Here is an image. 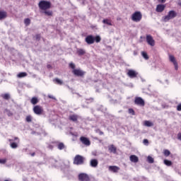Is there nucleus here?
Returning <instances> with one entry per match:
<instances>
[{"mask_svg":"<svg viewBox=\"0 0 181 181\" xmlns=\"http://www.w3.org/2000/svg\"><path fill=\"white\" fill-rule=\"evenodd\" d=\"M38 6L42 11H46L50 9L51 4L50 1L42 0L39 2Z\"/></svg>","mask_w":181,"mask_h":181,"instance_id":"nucleus-1","label":"nucleus"},{"mask_svg":"<svg viewBox=\"0 0 181 181\" xmlns=\"http://www.w3.org/2000/svg\"><path fill=\"white\" fill-rule=\"evenodd\" d=\"M33 111L36 115H46L45 110H43V107L40 105L34 106Z\"/></svg>","mask_w":181,"mask_h":181,"instance_id":"nucleus-2","label":"nucleus"},{"mask_svg":"<svg viewBox=\"0 0 181 181\" xmlns=\"http://www.w3.org/2000/svg\"><path fill=\"white\" fill-rule=\"evenodd\" d=\"M177 16V13L175 11H170L167 16L163 17L164 22H168V21H170V19H174V18H176Z\"/></svg>","mask_w":181,"mask_h":181,"instance_id":"nucleus-3","label":"nucleus"},{"mask_svg":"<svg viewBox=\"0 0 181 181\" xmlns=\"http://www.w3.org/2000/svg\"><path fill=\"white\" fill-rule=\"evenodd\" d=\"M142 19V13L140 11H136L132 15V21L133 22H141Z\"/></svg>","mask_w":181,"mask_h":181,"instance_id":"nucleus-4","label":"nucleus"},{"mask_svg":"<svg viewBox=\"0 0 181 181\" xmlns=\"http://www.w3.org/2000/svg\"><path fill=\"white\" fill-rule=\"evenodd\" d=\"M10 146L12 149H16L18 146L19 139L18 137H14L13 139H9Z\"/></svg>","mask_w":181,"mask_h":181,"instance_id":"nucleus-5","label":"nucleus"},{"mask_svg":"<svg viewBox=\"0 0 181 181\" xmlns=\"http://www.w3.org/2000/svg\"><path fill=\"white\" fill-rule=\"evenodd\" d=\"M74 163V165H83V163H84V158L80 155L76 156Z\"/></svg>","mask_w":181,"mask_h":181,"instance_id":"nucleus-6","label":"nucleus"},{"mask_svg":"<svg viewBox=\"0 0 181 181\" xmlns=\"http://www.w3.org/2000/svg\"><path fill=\"white\" fill-rule=\"evenodd\" d=\"M146 40L148 45H149V46H151L152 47L155 46V40H153V37H152V35H146Z\"/></svg>","mask_w":181,"mask_h":181,"instance_id":"nucleus-7","label":"nucleus"},{"mask_svg":"<svg viewBox=\"0 0 181 181\" xmlns=\"http://www.w3.org/2000/svg\"><path fill=\"white\" fill-rule=\"evenodd\" d=\"M134 103L136 105H140V107H144L145 105V101L141 97L136 98Z\"/></svg>","mask_w":181,"mask_h":181,"instance_id":"nucleus-8","label":"nucleus"},{"mask_svg":"<svg viewBox=\"0 0 181 181\" xmlns=\"http://www.w3.org/2000/svg\"><path fill=\"white\" fill-rule=\"evenodd\" d=\"M85 42H86L88 45H93L94 42H95V39H94V36L93 35H88L85 39Z\"/></svg>","mask_w":181,"mask_h":181,"instance_id":"nucleus-9","label":"nucleus"},{"mask_svg":"<svg viewBox=\"0 0 181 181\" xmlns=\"http://www.w3.org/2000/svg\"><path fill=\"white\" fill-rule=\"evenodd\" d=\"M80 141L83 145H86V146H90V145H91V142H90V140L87 137L81 136Z\"/></svg>","mask_w":181,"mask_h":181,"instance_id":"nucleus-10","label":"nucleus"},{"mask_svg":"<svg viewBox=\"0 0 181 181\" xmlns=\"http://www.w3.org/2000/svg\"><path fill=\"white\" fill-rule=\"evenodd\" d=\"M119 167L117 165H110L108 167L109 172H112V173H118V171L119 170Z\"/></svg>","mask_w":181,"mask_h":181,"instance_id":"nucleus-11","label":"nucleus"},{"mask_svg":"<svg viewBox=\"0 0 181 181\" xmlns=\"http://www.w3.org/2000/svg\"><path fill=\"white\" fill-rule=\"evenodd\" d=\"M78 179L81 181H90V177L86 173L79 174Z\"/></svg>","mask_w":181,"mask_h":181,"instance_id":"nucleus-12","label":"nucleus"},{"mask_svg":"<svg viewBox=\"0 0 181 181\" xmlns=\"http://www.w3.org/2000/svg\"><path fill=\"white\" fill-rule=\"evenodd\" d=\"M169 59H170V62H171V63L174 64L175 69L178 70L179 66L177 65V62H176V59H175V57H173V55H170Z\"/></svg>","mask_w":181,"mask_h":181,"instance_id":"nucleus-13","label":"nucleus"},{"mask_svg":"<svg viewBox=\"0 0 181 181\" xmlns=\"http://www.w3.org/2000/svg\"><path fill=\"white\" fill-rule=\"evenodd\" d=\"M127 75L130 78H135L136 76H138V72L135 71L134 70L130 69L127 72Z\"/></svg>","mask_w":181,"mask_h":181,"instance_id":"nucleus-14","label":"nucleus"},{"mask_svg":"<svg viewBox=\"0 0 181 181\" xmlns=\"http://www.w3.org/2000/svg\"><path fill=\"white\" fill-rule=\"evenodd\" d=\"M90 166H91V168H97V166H98V160L95 158L91 159L90 161Z\"/></svg>","mask_w":181,"mask_h":181,"instance_id":"nucleus-15","label":"nucleus"},{"mask_svg":"<svg viewBox=\"0 0 181 181\" xmlns=\"http://www.w3.org/2000/svg\"><path fill=\"white\" fill-rule=\"evenodd\" d=\"M73 73L74 74H75V76H78L80 77H81V76H84V71L80 69H74Z\"/></svg>","mask_w":181,"mask_h":181,"instance_id":"nucleus-16","label":"nucleus"},{"mask_svg":"<svg viewBox=\"0 0 181 181\" xmlns=\"http://www.w3.org/2000/svg\"><path fill=\"white\" fill-rule=\"evenodd\" d=\"M165 6L163 4H158L156 6V12H163L165 11Z\"/></svg>","mask_w":181,"mask_h":181,"instance_id":"nucleus-17","label":"nucleus"},{"mask_svg":"<svg viewBox=\"0 0 181 181\" xmlns=\"http://www.w3.org/2000/svg\"><path fill=\"white\" fill-rule=\"evenodd\" d=\"M80 117L77 115H69L70 121H73V122H77V119H78Z\"/></svg>","mask_w":181,"mask_h":181,"instance_id":"nucleus-18","label":"nucleus"},{"mask_svg":"<svg viewBox=\"0 0 181 181\" xmlns=\"http://www.w3.org/2000/svg\"><path fill=\"white\" fill-rule=\"evenodd\" d=\"M8 13L5 11H0V21H2L3 19H6L7 18Z\"/></svg>","mask_w":181,"mask_h":181,"instance_id":"nucleus-19","label":"nucleus"},{"mask_svg":"<svg viewBox=\"0 0 181 181\" xmlns=\"http://www.w3.org/2000/svg\"><path fill=\"white\" fill-rule=\"evenodd\" d=\"M108 149L111 153H117V148L113 144L109 146Z\"/></svg>","mask_w":181,"mask_h":181,"instance_id":"nucleus-20","label":"nucleus"},{"mask_svg":"<svg viewBox=\"0 0 181 181\" xmlns=\"http://www.w3.org/2000/svg\"><path fill=\"white\" fill-rule=\"evenodd\" d=\"M130 160L131 162H133V163H138V160H139V158L135 155H132L130 156Z\"/></svg>","mask_w":181,"mask_h":181,"instance_id":"nucleus-21","label":"nucleus"},{"mask_svg":"<svg viewBox=\"0 0 181 181\" xmlns=\"http://www.w3.org/2000/svg\"><path fill=\"white\" fill-rule=\"evenodd\" d=\"M30 103L33 104V105H36V104L39 103V99L37 97H33L31 98Z\"/></svg>","mask_w":181,"mask_h":181,"instance_id":"nucleus-22","label":"nucleus"},{"mask_svg":"<svg viewBox=\"0 0 181 181\" xmlns=\"http://www.w3.org/2000/svg\"><path fill=\"white\" fill-rule=\"evenodd\" d=\"M103 23H105V25H108L109 26H112V22L109 19H104L103 21Z\"/></svg>","mask_w":181,"mask_h":181,"instance_id":"nucleus-23","label":"nucleus"},{"mask_svg":"<svg viewBox=\"0 0 181 181\" xmlns=\"http://www.w3.org/2000/svg\"><path fill=\"white\" fill-rule=\"evenodd\" d=\"M77 54H78V56H83V54H86V50H84L83 49H78Z\"/></svg>","mask_w":181,"mask_h":181,"instance_id":"nucleus-24","label":"nucleus"},{"mask_svg":"<svg viewBox=\"0 0 181 181\" xmlns=\"http://www.w3.org/2000/svg\"><path fill=\"white\" fill-rule=\"evenodd\" d=\"M26 76H28L26 72H21L17 75V77H18V78H22L23 77H26Z\"/></svg>","mask_w":181,"mask_h":181,"instance_id":"nucleus-25","label":"nucleus"},{"mask_svg":"<svg viewBox=\"0 0 181 181\" xmlns=\"http://www.w3.org/2000/svg\"><path fill=\"white\" fill-rule=\"evenodd\" d=\"M141 56L145 59V60H148L149 59V56H148V53L146 52H141Z\"/></svg>","mask_w":181,"mask_h":181,"instance_id":"nucleus-26","label":"nucleus"},{"mask_svg":"<svg viewBox=\"0 0 181 181\" xmlns=\"http://www.w3.org/2000/svg\"><path fill=\"white\" fill-rule=\"evenodd\" d=\"M2 98H4V100H9V98H11V95L8 93H5L1 95Z\"/></svg>","mask_w":181,"mask_h":181,"instance_id":"nucleus-27","label":"nucleus"},{"mask_svg":"<svg viewBox=\"0 0 181 181\" xmlns=\"http://www.w3.org/2000/svg\"><path fill=\"white\" fill-rule=\"evenodd\" d=\"M57 148H58V149H59V151H62V149H64V144L59 143L58 145H57Z\"/></svg>","mask_w":181,"mask_h":181,"instance_id":"nucleus-28","label":"nucleus"},{"mask_svg":"<svg viewBox=\"0 0 181 181\" xmlns=\"http://www.w3.org/2000/svg\"><path fill=\"white\" fill-rule=\"evenodd\" d=\"M44 13L47 16H52V15H53V12H52V11H45Z\"/></svg>","mask_w":181,"mask_h":181,"instance_id":"nucleus-29","label":"nucleus"},{"mask_svg":"<svg viewBox=\"0 0 181 181\" xmlns=\"http://www.w3.org/2000/svg\"><path fill=\"white\" fill-rule=\"evenodd\" d=\"M144 125L146 127H152L153 125V123H152L151 122H149V121H145Z\"/></svg>","mask_w":181,"mask_h":181,"instance_id":"nucleus-30","label":"nucleus"},{"mask_svg":"<svg viewBox=\"0 0 181 181\" xmlns=\"http://www.w3.org/2000/svg\"><path fill=\"white\" fill-rule=\"evenodd\" d=\"M164 165H166V166H172V161L164 160Z\"/></svg>","mask_w":181,"mask_h":181,"instance_id":"nucleus-31","label":"nucleus"},{"mask_svg":"<svg viewBox=\"0 0 181 181\" xmlns=\"http://www.w3.org/2000/svg\"><path fill=\"white\" fill-rule=\"evenodd\" d=\"M54 81H55L57 83V84H59V86H62V84H63V81L59 79V78H55L54 80Z\"/></svg>","mask_w":181,"mask_h":181,"instance_id":"nucleus-32","label":"nucleus"},{"mask_svg":"<svg viewBox=\"0 0 181 181\" xmlns=\"http://www.w3.org/2000/svg\"><path fill=\"white\" fill-rule=\"evenodd\" d=\"M94 39L96 43H100V42H101V37H100L99 35L94 37Z\"/></svg>","mask_w":181,"mask_h":181,"instance_id":"nucleus-33","label":"nucleus"},{"mask_svg":"<svg viewBox=\"0 0 181 181\" xmlns=\"http://www.w3.org/2000/svg\"><path fill=\"white\" fill-rule=\"evenodd\" d=\"M147 161L148 162V163H153V162H154L153 158L148 156L147 157Z\"/></svg>","mask_w":181,"mask_h":181,"instance_id":"nucleus-34","label":"nucleus"},{"mask_svg":"<svg viewBox=\"0 0 181 181\" xmlns=\"http://www.w3.org/2000/svg\"><path fill=\"white\" fill-rule=\"evenodd\" d=\"M24 23H25V25H26V26L30 25V19L25 18L24 21Z\"/></svg>","mask_w":181,"mask_h":181,"instance_id":"nucleus-35","label":"nucleus"},{"mask_svg":"<svg viewBox=\"0 0 181 181\" xmlns=\"http://www.w3.org/2000/svg\"><path fill=\"white\" fill-rule=\"evenodd\" d=\"M25 121L27 122H32V116L28 115L25 118Z\"/></svg>","mask_w":181,"mask_h":181,"instance_id":"nucleus-36","label":"nucleus"},{"mask_svg":"<svg viewBox=\"0 0 181 181\" xmlns=\"http://www.w3.org/2000/svg\"><path fill=\"white\" fill-rule=\"evenodd\" d=\"M163 153L165 156H169V155H170V151L169 150H164Z\"/></svg>","mask_w":181,"mask_h":181,"instance_id":"nucleus-37","label":"nucleus"},{"mask_svg":"<svg viewBox=\"0 0 181 181\" xmlns=\"http://www.w3.org/2000/svg\"><path fill=\"white\" fill-rule=\"evenodd\" d=\"M6 158H1L0 163H1V165H5V163H6Z\"/></svg>","mask_w":181,"mask_h":181,"instance_id":"nucleus-38","label":"nucleus"},{"mask_svg":"<svg viewBox=\"0 0 181 181\" xmlns=\"http://www.w3.org/2000/svg\"><path fill=\"white\" fill-rule=\"evenodd\" d=\"M6 114H7V115H8V117H12L13 114L11 113V111H9V110H6Z\"/></svg>","mask_w":181,"mask_h":181,"instance_id":"nucleus-39","label":"nucleus"},{"mask_svg":"<svg viewBox=\"0 0 181 181\" xmlns=\"http://www.w3.org/2000/svg\"><path fill=\"white\" fill-rule=\"evenodd\" d=\"M143 143H144L146 146H148V144H149V141H148V139H144Z\"/></svg>","mask_w":181,"mask_h":181,"instance_id":"nucleus-40","label":"nucleus"},{"mask_svg":"<svg viewBox=\"0 0 181 181\" xmlns=\"http://www.w3.org/2000/svg\"><path fill=\"white\" fill-rule=\"evenodd\" d=\"M91 153L93 156H98V153L97 152V151H92Z\"/></svg>","mask_w":181,"mask_h":181,"instance_id":"nucleus-41","label":"nucleus"},{"mask_svg":"<svg viewBox=\"0 0 181 181\" xmlns=\"http://www.w3.org/2000/svg\"><path fill=\"white\" fill-rule=\"evenodd\" d=\"M129 114H132V115H134L135 112L134 111V109H129Z\"/></svg>","mask_w":181,"mask_h":181,"instance_id":"nucleus-42","label":"nucleus"},{"mask_svg":"<svg viewBox=\"0 0 181 181\" xmlns=\"http://www.w3.org/2000/svg\"><path fill=\"white\" fill-rule=\"evenodd\" d=\"M69 67H71V69H75L76 65H74V64H73V63H71V64H69Z\"/></svg>","mask_w":181,"mask_h":181,"instance_id":"nucleus-43","label":"nucleus"},{"mask_svg":"<svg viewBox=\"0 0 181 181\" xmlns=\"http://www.w3.org/2000/svg\"><path fill=\"white\" fill-rule=\"evenodd\" d=\"M48 98H52V100H56V98L52 95H48Z\"/></svg>","mask_w":181,"mask_h":181,"instance_id":"nucleus-44","label":"nucleus"},{"mask_svg":"<svg viewBox=\"0 0 181 181\" xmlns=\"http://www.w3.org/2000/svg\"><path fill=\"white\" fill-rule=\"evenodd\" d=\"M177 111H181V104L177 105Z\"/></svg>","mask_w":181,"mask_h":181,"instance_id":"nucleus-45","label":"nucleus"},{"mask_svg":"<svg viewBox=\"0 0 181 181\" xmlns=\"http://www.w3.org/2000/svg\"><path fill=\"white\" fill-rule=\"evenodd\" d=\"M177 138H178V139H179L180 141H181V133H179V134H177Z\"/></svg>","mask_w":181,"mask_h":181,"instance_id":"nucleus-46","label":"nucleus"},{"mask_svg":"<svg viewBox=\"0 0 181 181\" xmlns=\"http://www.w3.org/2000/svg\"><path fill=\"white\" fill-rule=\"evenodd\" d=\"M158 1L160 2L161 4H163L166 2V0H158Z\"/></svg>","mask_w":181,"mask_h":181,"instance_id":"nucleus-47","label":"nucleus"},{"mask_svg":"<svg viewBox=\"0 0 181 181\" xmlns=\"http://www.w3.org/2000/svg\"><path fill=\"white\" fill-rule=\"evenodd\" d=\"M36 39H37V40H39V39H40V35H37Z\"/></svg>","mask_w":181,"mask_h":181,"instance_id":"nucleus-48","label":"nucleus"},{"mask_svg":"<svg viewBox=\"0 0 181 181\" xmlns=\"http://www.w3.org/2000/svg\"><path fill=\"white\" fill-rule=\"evenodd\" d=\"M47 69H52V65L48 64V65L47 66Z\"/></svg>","mask_w":181,"mask_h":181,"instance_id":"nucleus-49","label":"nucleus"},{"mask_svg":"<svg viewBox=\"0 0 181 181\" xmlns=\"http://www.w3.org/2000/svg\"><path fill=\"white\" fill-rule=\"evenodd\" d=\"M30 155H31V156H35V153H31Z\"/></svg>","mask_w":181,"mask_h":181,"instance_id":"nucleus-50","label":"nucleus"},{"mask_svg":"<svg viewBox=\"0 0 181 181\" xmlns=\"http://www.w3.org/2000/svg\"><path fill=\"white\" fill-rule=\"evenodd\" d=\"M103 132H100V135H103Z\"/></svg>","mask_w":181,"mask_h":181,"instance_id":"nucleus-51","label":"nucleus"},{"mask_svg":"<svg viewBox=\"0 0 181 181\" xmlns=\"http://www.w3.org/2000/svg\"><path fill=\"white\" fill-rule=\"evenodd\" d=\"M90 101H93V99H90Z\"/></svg>","mask_w":181,"mask_h":181,"instance_id":"nucleus-52","label":"nucleus"}]
</instances>
